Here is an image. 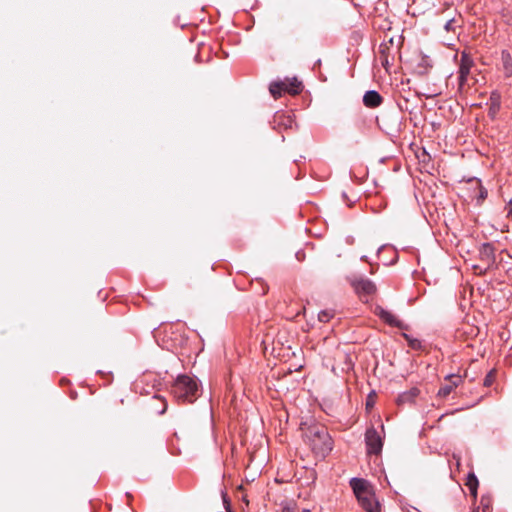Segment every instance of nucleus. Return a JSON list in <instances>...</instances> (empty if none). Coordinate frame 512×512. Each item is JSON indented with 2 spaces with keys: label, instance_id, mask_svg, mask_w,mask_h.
I'll return each mask as SVG.
<instances>
[{
  "label": "nucleus",
  "instance_id": "nucleus-13",
  "mask_svg": "<svg viewBox=\"0 0 512 512\" xmlns=\"http://www.w3.org/2000/svg\"><path fill=\"white\" fill-rule=\"evenodd\" d=\"M479 254L481 260L487 261V262H494L495 261V249L494 246L491 243H483L481 244L479 248Z\"/></svg>",
  "mask_w": 512,
  "mask_h": 512
},
{
  "label": "nucleus",
  "instance_id": "nucleus-21",
  "mask_svg": "<svg viewBox=\"0 0 512 512\" xmlns=\"http://www.w3.org/2000/svg\"><path fill=\"white\" fill-rule=\"evenodd\" d=\"M374 396H375L374 391H372L368 394L367 399H366V408L367 409H371L374 407V405H375Z\"/></svg>",
  "mask_w": 512,
  "mask_h": 512
},
{
  "label": "nucleus",
  "instance_id": "nucleus-26",
  "mask_svg": "<svg viewBox=\"0 0 512 512\" xmlns=\"http://www.w3.org/2000/svg\"><path fill=\"white\" fill-rule=\"evenodd\" d=\"M367 451H368L369 455L374 454V455L378 456L382 450L375 449V450H367Z\"/></svg>",
  "mask_w": 512,
  "mask_h": 512
},
{
  "label": "nucleus",
  "instance_id": "nucleus-5",
  "mask_svg": "<svg viewBox=\"0 0 512 512\" xmlns=\"http://www.w3.org/2000/svg\"><path fill=\"white\" fill-rule=\"evenodd\" d=\"M473 66V59L471 56L463 51L461 53L460 65L458 70V90L461 91L467 82L470 70Z\"/></svg>",
  "mask_w": 512,
  "mask_h": 512
},
{
  "label": "nucleus",
  "instance_id": "nucleus-4",
  "mask_svg": "<svg viewBox=\"0 0 512 512\" xmlns=\"http://www.w3.org/2000/svg\"><path fill=\"white\" fill-rule=\"evenodd\" d=\"M302 83L297 78L288 79L285 81L272 82L269 86V91L274 98L282 95V92H289L297 94L300 92Z\"/></svg>",
  "mask_w": 512,
  "mask_h": 512
},
{
  "label": "nucleus",
  "instance_id": "nucleus-24",
  "mask_svg": "<svg viewBox=\"0 0 512 512\" xmlns=\"http://www.w3.org/2000/svg\"><path fill=\"white\" fill-rule=\"evenodd\" d=\"M453 25H454V19H450V20H448V21L446 22V24H445L444 28H445V30H447V31H451V30H453V29H454Z\"/></svg>",
  "mask_w": 512,
  "mask_h": 512
},
{
  "label": "nucleus",
  "instance_id": "nucleus-12",
  "mask_svg": "<svg viewBox=\"0 0 512 512\" xmlns=\"http://www.w3.org/2000/svg\"><path fill=\"white\" fill-rule=\"evenodd\" d=\"M446 379H453L449 384H445L440 387L437 395L441 398L447 397L452 390L458 386V384L461 382V378L459 376H456L454 374L446 376Z\"/></svg>",
  "mask_w": 512,
  "mask_h": 512
},
{
  "label": "nucleus",
  "instance_id": "nucleus-23",
  "mask_svg": "<svg viewBox=\"0 0 512 512\" xmlns=\"http://www.w3.org/2000/svg\"><path fill=\"white\" fill-rule=\"evenodd\" d=\"M383 43H388L389 47L391 49H395L396 52H398L399 50V45H400V41H398L396 44H395V39L393 37H391L388 41H384Z\"/></svg>",
  "mask_w": 512,
  "mask_h": 512
},
{
  "label": "nucleus",
  "instance_id": "nucleus-1",
  "mask_svg": "<svg viewBox=\"0 0 512 512\" xmlns=\"http://www.w3.org/2000/svg\"><path fill=\"white\" fill-rule=\"evenodd\" d=\"M300 430L304 442L310 446V448H332L333 439L328 432V429L315 421L312 417L301 420Z\"/></svg>",
  "mask_w": 512,
  "mask_h": 512
},
{
  "label": "nucleus",
  "instance_id": "nucleus-10",
  "mask_svg": "<svg viewBox=\"0 0 512 512\" xmlns=\"http://www.w3.org/2000/svg\"><path fill=\"white\" fill-rule=\"evenodd\" d=\"M383 102V97L376 90H368L363 96V103L368 108H376Z\"/></svg>",
  "mask_w": 512,
  "mask_h": 512
},
{
  "label": "nucleus",
  "instance_id": "nucleus-19",
  "mask_svg": "<svg viewBox=\"0 0 512 512\" xmlns=\"http://www.w3.org/2000/svg\"><path fill=\"white\" fill-rule=\"evenodd\" d=\"M492 108L499 110L500 108V94L497 91H493L490 96Z\"/></svg>",
  "mask_w": 512,
  "mask_h": 512
},
{
  "label": "nucleus",
  "instance_id": "nucleus-31",
  "mask_svg": "<svg viewBox=\"0 0 512 512\" xmlns=\"http://www.w3.org/2000/svg\"><path fill=\"white\" fill-rule=\"evenodd\" d=\"M229 512H231V511H229Z\"/></svg>",
  "mask_w": 512,
  "mask_h": 512
},
{
  "label": "nucleus",
  "instance_id": "nucleus-17",
  "mask_svg": "<svg viewBox=\"0 0 512 512\" xmlns=\"http://www.w3.org/2000/svg\"><path fill=\"white\" fill-rule=\"evenodd\" d=\"M402 337L407 341L408 346L413 350H422V342L407 333H402Z\"/></svg>",
  "mask_w": 512,
  "mask_h": 512
},
{
  "label": "nucleus",
  "instance_id": "nucleus-7",
  "mask_svg": "<svg viewBox=\"0 0 512 512\" xmlns=\"http://www.w3.org/2000/svg\"><path fill=\"white\" fill-rule=\"evenodd\" d=\"M352 286L360 296H370L376 292L374 282L363 276L355 278L352 281Z\"/></svg>",
  "mask_w": 512,
  "mask_h": 512
},
{
  "label": "nucleus",
  "instance_id": "nucleus-11",
  "mask_svg": "<svg viewBox=\"0 0 512 512\" xmlns=\"http://www.w3.org/2000/svg\"><path fill=\"white\" fill-rule=\"evenodd\" d=\"M420 390L417 387H413L407 391L400 393L397 397V404H412L415 402V399L419 396Z\"/></svg>",
  "mask_w": 512,
  "mask_h": 512
},
{
  "label": "nucleus",
  "instance_id": "nucleus-3",
  "mask_svg": "<svg viewBox=\"0 0 512 512\" xmlns=\"http://www.w3.org/2000/svg\"><path fill=\"white\" fill-rule=\"evenodd\" d=\"M350 486L364 510L367 512H380V505L375 498V493L369 481L363 478L353 477Z\"/></svg>",
  "mask_w": 512,
  "mask_h": 512
},
{
  "label": "nucleus",
  "instance_id": "nucleus-22",
  "mask_svg": "<svg viewBox=\"0 0 512 512\" xmlns=\"http://www.w3.org/2000/svg\"><path fill=\"white\" fill-rule=\"evenodd\" d=\"M419 67H423L424 69L432 67L431 59L428 56L422 57Z\"/></svg>",
  "mask_w": 512,
  "mask_h": 512
},
{
  "label": "nucleus",
  "instance_id": "nucleus-6",
  "mask_svg": "<svg viewBox=\"0 0 512 512\" xmlns=\"http://www.w3.org/2000/svg\"><path fill=\"white\" fill-rule=\"evenodd\" d=\"M384 433L383 424L380 425V431H378L375 427L367 428L365 432V443L366 448H383L384 438L382 434Z\"/></svg>",
  "mask_w": 512,
  "mask_h": 512
},
{
  "label": "nucleus",
  "instance_id": "nucleus-18",
  "mask_svg": "<svg viewBox=\"0 0 512 512\" xmlns=\"http://www.w3.org/2000/svg\"><path fill=\"white\" fill-rule=\"evenodd\" d=\"M334 315L335 313L333 310H321L318 313V320L320 322L327 323L334 317Z\"/></svg>",
  "mask_w": 512,
  "mask_h": 512
},
{
  "label": "nucleus",
  "instance_id": "nucleus-16",
  "mask_svg": "<svg viewBox=\"0 0 512 512\" xmlns=\"http://www.w3.org/2000/svg\"><path fill=\"white\" fill-rule=\"evenodd\" d=\"M274 121L277 122L280 125H283L286 129L292 128L294 124V120L290 115H285L282 112H276L274 116Z\"/></svg>",
  "mask_w": 512,
  "mask_h": 512
},
{
  "label": "nucleus",
  "instance_id": "nucleus-15",
  "mask_svg": "<svg viewBox=\"0 0 512 512\" xmlns=\"http://www.w3.org/2000/svg\"><path fill=\"white\" fill-rule=\"evenodd\" d=\"M465 485L469 489L470 494L474 498H476L477 497V489H478L479 482H478V479H477L476 475L473 472H471V473H469L467 475V479H466Z\"/></svg>",
  "mask_w": 512,
  "mask_h": 512
},
{
  "label": "nucleus",
  "instance_id": "nucleus-9",
  "mask_svg": "<svg viewBox=\"0 0 512 512\" xmlns=\"http://www.w3.org/2000/svg\"><path fill=\"white\" fill-rule=\"evenodd\" d=\"M396 53H397L396 50L391 49L389 47L388 43H381L379 45V59H380L381 65L386 70H388L390 65L393 64Z\"/></svg>",
  "mask_w": 512,
  "mask_h": 512
},
{
  "label": "nucleus",
  "instance_id": "nucleus-8",
  "mask_svg": "<svg viewBox=\"0 0 512 512\" xmlns=\"http://www.w3.org/2000/svg\"><path fill=\"white\" fill-rule=\"evenodd\" d=\"M375 312L376 315L388 325L397 327L399 329L407 328V325H405L401 320L397 319V317L390 311L378 306L376 307Z\"/></svg>",
  "mask_w": 512,
  "mask_h": 512
},
{
  "label": "nucleus",
  "instance_id": "nucleus-25",
  "mask_svg": "<svg viewBox=\"0 0 512 512\" xmlns=\"http://www.w3.org/2000/svg\"><path fill=\"white\" fill-rule=\"evenodd\" d=\"M487 195H488L487 190L485 188H481L480 192H479L478 199L483 200L487 197Z\"/></svg>",
  "mask_w": 512,
  "mask_h": 512
},
{
  "label": "nucleus",
  "instance_id": "nucleus-20",
  "mask_svg": "<svg viewBox=\"0 0 512 512\" xmlns=\"http://www.w3.org/2000/svg\"><path fill=\"white\" fill-rule=\"evenodd\" d=\"M495 377V372L492 370L490 371L484 378L483 385L486 387H489L492 385Z\"/></svg>",
  "mask_w": 512,
  "mask_h": 512
},
{
  "label": "nucleus",
  "instance_id": "nucleus-30",
  "mask_svg": "<svg viewBox=\"0 0 512 512\" xmlns=\"http://www.w3.org/2000/svg\"><path fill=\"white\" fill-rule=\"evenodd\" d=\"M394 263H395V260H392V261H390V263H389V264H390V265H392V264H394Z\"/></svg>",
  "mask_w": 512,
  "mask_h": 512
},
{
  "label": "nucleus",
  "instance_id": "nucleus-14",
  "mask_svg": "<svg viewBox=\"0 0 512 512\" xmlns=\"http://www.w3.org/2000/svg\"><path fill=\"white\" fill-rule=\"evenodd\" d=\"M501 60L503 64V71L506 77L512 76V56L507 50L501 53Z\"/></svg>",
  "mask_w": 512,
  "mask_h": 512
},
{
  "label": "nucleus",
  "instance_id": "nucleus-29",
  "mask_svg": "<svg viewBox=\"0 0 512 512\" xmlns=\"http://www.w3.org/2000/svg\"><path fill=\"white\" fill-rule=\"evenodd\" d=\"M383 248L384 246L379 247L378 252H380Z\"/></svg>",
  "mask_w": 512,
  "mask_h": 512
},
{
  "label": "nucleus",
  "instance_id": "nucleus-2",
  "mask_svg": "<svg viewBox=\"0 0 512 512\" xmlns=\"http://www.w3.org/2000/svg\"><path fill=\"white\" fill-rule=\"evenodd\" d=\"M171 393L181 403H193L199 396V381L195 376L178 375L175 379Z\"/></svg>",
  "mask_w": 512,
  "mask_h": 512
},
{
  "label": "nucleus",
  "instance_id": "nucleus-28",
  "mask_svg": "<svg viewBox=\"0 0 512 512\" xmlns=\"http://www.w3.org/2000/svg\"><path fill=\"white\" fill-rule=\"evenodd\" d=\"M302 512H311L309 509H303Z\"/></svg>",
  "mask_w": 512,
  "mask_h": 512
},
{
  "label": "nucleus",
  "instance_id": "nucleus-27",
  "mask_svg": "<svg viewBox=\"0 0 512 512\" xmlns=\"http://www.w3.org/2000/svg\"><path fill=\"white\" fill-rule=\"evenodd\" d=\"M302 256H304V253H303V252L298 251V252L296 253V258H297L298 260H300V261L302 260Z\"/></svg>",
  "mask_w": 512,
  "mask_h": 512
}]
</instances>
